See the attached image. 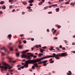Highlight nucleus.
<instances>
[{
  "instance_id": "nucleus-23",
  "label": "nucleus",
  "mask_w": 75,
  "mask_h": 75,
  "mask_svg": "<svg viewBox=\"0 0 75 75\" xmlns=\"http://www.w3.org/2000/svg\"><path fill=\"white\" fill-rule=\"evenodd\" d=\"M4 3V2L3 1H1L0 2V4H3Z\"/></svg>"
},
{
  "instance_id": "nucleus-51",
  "label": "nucleus",
  "mask_w": 75,
  "mask_h": 75,
  "mask_svg": "<svg viewBox=\"0 0 75 75\" xmlns=\"http://www.w3.org/2000/svg\"><path fill=\"white\" fill-rule=\"evenodd\" d=\"M38 47H41V45H38Z\"/></svg>"
},
{
  "instance_id": "nucleus-24",
  "label": "nucleus",
  "mask_w": 75,
  "mask_h": 75,
  "mask_svg": "<svg viewBox=\"0 0 75 75\" xmlns=\"http://www.w3.org/2000/svg\"><path fill=\"white\" fill-rule=\"evenodd\" d=\"M19 47L20 49H21L23 48V46L22 45H20L19 46Z\"/></svg>"
},
{
  "instance_id": "nucleus-33",
  "label": "nucleus",
  "mask_w": 75,
  "mask_h": 75,
  "mask_svg": "<svg viewBox=\"0 0 75 75\" xmlns=\"http://www.w3.org/2000/svg\"><path fill=\"white\" fill-rule=\"evenodd\" d=\"M54 62V61H51L50 62V64H52Z\"/></svg>"
},
{
  "instance_id": "nucleus-3",
  "label": "nucleus",
  "mask_w": 75,
  "mask_h": 75,
  "mask_svg": "<svg viewBox=\"0 0 75 75\" xmlns=\"http://www.w3.org/2000/svg\"><path fill=\"white\" fill-rule=\"evenodd\" d=\"M0 68L1 71H3V69H7V67L6 66H0Z\"/></svg>"
},
{
  "instance_id": "nucleus-60",
  "label": "nucleus",
  "mask_w": 75,
  "mask_h": 75,
  "mask_svg": "<svg viewBox=\"0 0 75 75\" xmlns=\"http://www.w3.org/2000/svg\"><path fill=\"white\" fill-rule=\"evenodd\" d=\"M29 5L30 6H33V4H30Z\"/></svg>"
},
{
  "instance_id": "nucleus-63",
  "label": "nucleus",
  "mask_w": 75,
  "mask_h": 75,
  "mask_svg": "<svg viewBox=\"0 0 75 75\" xmlns=\"http://www.w3.org/2000/svg\"><path fill=\"white\" fill-rule=\"evenodd\" d=\"M43 65H44V66H46V65H47V64H45V63Z\"/></svg>"
},
{
  "instance_id": "nucleus-11",
  "label": "nucleus",
  "mask_w": 75,
  "mask_h": 75,
  "mask_svg": "<svg viewBox=\"0 0 75 75\" xmlns=\"http://www.w3.org/2000/svg\"><path fill=\"white\" fill-rule=\"evenodd\" d=\"M26 59H31V57H30V56L27 55Z\"/></svg>"
},
{
  "instance_id": "nucleus-18",
  "label": "nucleus",
  "mask_w": 75,
  "mask_h": 75,
  "mask_svg": "<svg viewBox=\"0 0 75 75\" xmlns=\"http://www.w3.org/2000/svg\"><path fill=\"white\" fill-rule=\"evenodd\" d=\"M43 55V54L40 53L38 55V57H41L42 55Z\"/></svg>"
},
{
  "instance_id": "nucleus-52",
  "label": "nucleus",
  "mask_w": 75,
  "mask_h": 75,
  "mask_svg": "<svg viewBox=\"0 0 75 75\" xmlns=\"http://www.w3.org/2000/svg\"><path fill=\"white\" fill-rule=\"evenodd\" d=\"M27 8L28 9V8H31V7L30 6H28L27 7Z\"/></svg>"
},
{
  "instance_id": "nucleus-61",
  "label": "nucleus",
  "mask_w": 75,
  "mask_h": 75,
  "mask_svg": "<svg viewBox=\"0 0 75 75\" xmlns=\"http://www.w3.org/2000/svg\"><path fill=\"white\" fill-rule=\"evenodd\" d=\"M15 11V9H13L12 11V12H14V11Z\"/></svg>"
},
{
  "instance_id": "nucleus-53",
  "label": "nucleus",
  "mask_w": 75,
  "mask_h": 75,
  "mask_svg": "<svg viewBox=\"0 0 75 75\" xmlns=\"http://www.w3.org/2000/svg\"><path fill=\"white\" fill-rule=\"evenodd\" d=\"M52 61V59L51 58L49 60V61Z\"/></svg>"
},
{
  "instance_id": "nucleus-25",
  "label": "nucleus",
  "mask_w": 75,
  "mask_h": 75,
  "mask_svg": "<svg viewBox=\"0 0 75 75\" xmlns=\"http://www.w3.org/2000/svg\"><path fill=\"white\" fill-rule=\"evenodd\" d=\"M1 54L2 56H4V55H5V54L4 53H3V52H1Z\"/></svg>"
},
{
  "instance_id": "nucleus-28",
  "label": "nucleus",
  "mask_w": 75,
  "mask_h": 75,
  "mask_svg": "<svg viewBox=\"0 0 75 75\" xmlns=\"http://www.w3.org/2000/svg\"><path fill=\"white\" fill-rule=\"evenodd\" d=\"M22 3H23V4H24V5H25V4H26V2H22Z\"/></svg>"
},
{
  "instance_id": "nucleus-40",
  "label": "nucleus",
  "mask_w": 75,
  "mask_h": 75,
  "mask_svg": "<svg viewBox=\"0 0 75 75\" xmlns=\"http://www.w3.org/2000/svg\"><path fill=\"white\" fill-rule=\"evenodd\" d=\"M27 54H28V55H31V53H27Z\"/></svg>"
},
{
  "instance_id": "nucleus-45",
  "label": "nucleus",
  "mask_w": 75,
  "mask_h": 75,
  "mask_svg": "<svg viewBox=\"0 0 75 75\" xmlns=\"http://www.w3.org/2000/svg\"><path fill=\"white\" fill-rule=\"evenodd\" d=\"M64 1V0H59V2H61V1Z\"/></svg>"
},
{
  "instance_id": "nucleus-31",
  "label": "nucleus",
  "mask_w": 75,
  "mask_h": 75,
  "mask_svg": "<svg viewBox=\"0 0 75 75\" xmlns=\"http://www.w3.org/2000/svg\"><path fill=\"white\" fill-rule=\"evenodd\" d=\"M30 56L31 57H34V54H32V53H31V54H30Z\"/></svg>"
},
{
  "instance_id": "nucleus-62",
  "label": "nucleus",
  "mask_w": 75,
  "mask_h": 75,
  "mask_svg": "<svg viewBox=\"0 0 75 75\" xmlns=\"http://www.w3.org/2000/svg\"><path fill=\"white\" fill-rule=\"evenodd\" d=\"M35 47H36V48H38V45H35Z\"/></svg>"
},
{
  "instance_id": "nucleus-2",
  "label": "nucleus",
  "mask_w": 75,
  "mask_h": 75,
  "mask_svg": "<svg viewBox=\"0 0 75 75\" xmlns=\"http://www.w3.org/2000/svg\"><path fill=\"white\" fill-rule=\"evenodd\" d=\"M41 60H43L42 59V57L40 58V59H29L28 60L26 61V63H27L28 64H32L34 63H36L37 62H40V61Z\"/></svg>"
},
{
  "instance_id": "nucleus-8",
  "label": "nucleus",
  "mask_w": 75,
  "mask_h": 75,
  "mask_svg": "<svg viewBox=\"0 0 75 75\" xmlns=\"http://www.w3.org/2000/svg\"><path fill=\"white\" fill-rule=\"evenodd\" d=\"M53 49H54V47H50V51H54V50Z\"/></svg>"
},
{
  "instance_id": "nucleus-14",
  "label": "nucleus",
  "mask_w": 75,
  "mask_h": 75,
  "mask_svg": "<svg viewBox=\"0 0 75 75\" xmlns=\"http://www.w3.org/2000/svg\"><path fill=\"white\" fill-rule=\"evenodd\" d=\"M52 7H56L57 6H58V5H57V4H55L52 5Z\"/></svg>"
},
{
  "instance_id": "nucleus-58",
  "label": "nucleus",
  "mask_w": 75,
  "mask_h": 75,
  "mask_svg": "<svg viewBox=\"0 0 75 75\" xmlns=\"http://www.w3.org/2000/svg\"><path fill=\"white\" fill-rule=\"evenodd\" d=\"M65 42V43L67 45H68V44H67V42L66 41V40H64Z\"/></svg>"
},
{
  "instance_id": "nucleus-6",
  "label": "nucleus",
  "mask_w": 75,
  "mask_h": 75,
  "mask_svg": "<svg viewBox=\"0 0 75 75\" xmlns=\"http://www.w3.org/2000/svg\"><path fill=\"white\" fill-rule=\"evenodd\" d=\"M3 64L4 65V66H2V67H7V69L8 68V67L7 66V64L5 62L3 63Z\"/></svg>"
},
{
  "instance_id": "nucleus-46",
  "label": "nucleus",
  "mask_w": 75,
  "mask_h": 75,
  "mask_svg": "<svg viewBox=\"0 0 75 75\" xmlns=\"http://www.w3.org/2000/svg\"><path fill=\"white\" fill-rule=\"evenodd\" d=\"M61 26L58 25V28H61Z\"/></svg>"
},
{
  "instance_id": "nucleus-27",
  "label": "nucleus",
  "mask_w": 75,
  "mask_h": 75,
  "mask_svg": "<svg viewBox=\"0 0 75 75\" xmlns=\"http://www.w3.org/2000/svg\"><path fill=\"white\" fill-rule=\"evenodd\" d=\"M48 6H46L44 8V10H46V9H47L48 8Z\"/></svg>"
},
{
  "instance_id": "nucleus-35",
  "label": "nucleus",
  "mask_w": 75,
  "mask_h": 75,
  "mask_svg": "<svg viewBox=\"0 0 75 75\" xmlns=\"http://www.w3.org/2000/svg\"><path fill=\"white\" fill-rule=\"evenodd\" d=\"M9 8H13V6L10 5L9 6Z\"/></svg>"
},
{
  "instance_id": "nucleus-21",
  "label": "nucleus",
  "mask_w": 75,
  "mask_h": 75,
  "mask_svg": "<svg viewBox=\"0 0 75 75\" xmlns=\"http://www.w3.org/2000/svg\"><path fill=\"white\" fill-rule=\"evenodd\" d=\"M7 58H8V59H10V60H12V58H11L8 56L7 57Z\"/></svg>"
},
{
  "instance_id": "nucleus-34",
  "label": "nucleus",
  "mask_w": 75,
  "mask_h": 75,
  "mask_svg": "<svg viewBox=\"0 0 75 75\" xmlns=\"http://www.w3.org/2000/svg\"><path fill=\"white\" fill-rule=\"evenodd\" d=\"M21 52H22V53H23V54L26 53L25 51H23Z\"/></svg>"
},
{
  "instance_id": "nucleus-42",
  "label": "nucleus",
  "mask_w": 75,
  "mask_h": 75,
  "mask_svg": "<svg viewBox=\"0 0 75 75\" xmlns=\"http://www.w3.org/2000/svg\"><path fill=\"white\" fill-rule=\"evenodd\" d=\"M10 50L11 51H13V48L12 47H10Z\"/></svg>"
},
{
  "instance_id": "nucleus-9",
  "label": "nucleus",
  "mask_w": 75,
  "mask_h": 75,
  "mask_svg": "<svg viewBox=\"0 0 75 75\" xmlns=\"http://www.w3.org/2000/svg\"><path fill=\"white\" fill-rule=\"evenodd\" d=\"M68 72L69 73H67V75H71V74H72V72H71V71H68Z\"/></svg>"
},
{
  "instance_id": "nucleus-22",
  "label": "nucleus",
  "mask_w": 75,
  "mask_h": 75,
  "mask_svg": "<svg viewBox=\"0 0 75 75\" xmlns=\"http://www.w3.org/2000/svg\"><path fill=\"white\" fill-rule=\"evenodd\" d=\"M55 58L56 59H60V58L59 57H56Z\"/></svg>"
},
{
  "instance_id": "nucleus-12",
  "label": "nucleus",
  "mask_w": 75,
  "mask_h": 75,
  "mask_svg": "<svg viewBox=\"0 0 75 75\" xmlns=\"http://www.w3.org/2000/svg\"><path fill=\"white\" fill-rule=\"evenodd\" d=\"M29 3H32L33 2H34V0H30L28 1Z\"/></svg>"
},
{
  "instance_id": "nucleus-16",
  "label": "nucleus",
  "mask_w": 75,
  "mask_h": 75,
  "mask_svg": "<svg viewBox=\"0 0 75 75\" xmlns=\"http://www.w3.org/2000/svg\"><path fill=\"white\" fill-rule=\"evenodd\" d=\"M1 8H2L3 9H5V8H6V6H2L1 7Z\"/></svg>"
},
{
  "instance_id": "nucleus-17",
  "label": "nucleus",
  "mask_w": 75,
  "mask_h": 75,
  "mask_svg": "<svg viewBox=\"0 0 75 75\" xmlns=\"http://www.w3.org/2000/svg\"><path fill=\"white\" fill-rule=\"evenodd\" d=\"M35 67V66L33 65L32 66L31 69H34Z\"/></svg>"
},
{
  "instance_id": "nucleus-36",
  "label": "nucleus",
  "mask_w": 75,
  "mask_h": 75,
  "mask_svg": "<svg viewBox=\"0 0 75 75\" xmlns=\"http://www.w3.org/2000/svg\"><path fill=\"white\" fill-rule=\"evenodd\" d=\"M52 13L51 11L49 12L48 13V14H52Z\"/></svg>"
},
{
  "instance_id": "nucleus-54",
  "label": "nucleus",
  "mask_w": 75,
  "mask_h": 75,
  "mask_svg": "<svg viewBox=\"0 0 75 75\" xmlns=\"http://www.w3.org/2000/svg\"><path fill=\"white\" fill-rule=\"evenodd\" d=\"M31 10H32V9H30L28 10V11H31Z\"/></svg>"
},
{
  "instance_id": "nucleus-44",
  "label": "nucleus",
  "mask_w": 75,
  "mask_h": 75,
  "mask_svg": "<svg viewBox=\"0 0 75 75\" xmlns=\"http://www.w3.org/2000/svg\"><path fill=\"white\" fill-rule=\"evenodd\" d=\"M46 47L45 46V47H42V48L43 49H45V48H46Z\"/></svg>"
},
{
  "instance_id": "nucleus-29",
  "label": "nucleus",
  "mask_w": 75,
  "mask_h": 75,
  "mask_svg": "<svg viewBox=\"0 0 75 75\" xmlns=\"http://www.w3.org/2000/svg\"><path fill=\"white\" fill-rule=\"evenodd\" d=\"M75 4V3L74 2H72L70 4V5H74Z\"/></svg>"
},
{
  "instance_id": "nucleus-1",
  "label": "nucleus",
  "mask_w": 75,
  "mask_h": 75,
  "mask_svg": "<svg viewBox=\"0 0 75 75\" xmlns=\"http://www.w3.org/2000/svg\"><path fill=\"white\" fill-rule=\"evenodd\" d=\"M52 56L49 55L45 56L44 57H42L43 59H44L46 58H54L56 57H66L67 55V53H60L56 54L55 53H53Z\"/></svg>"
},
{
  "instance_id": "nucleus-26",
  "label": "nucleus",
  "mask_w": 75,
  "mask_h": 75,
  "mask_svg": "<svg viewBox=\"0 0 75 75\" xmlns=\"http://www.w3.org/2000/svg\"><path fill=\"white\" fill-rule=\"evenodd\" d=\"M33 65H34L35 67L36 66L38 65V64L37 63H35V64H33Z\"/></svg>"
},
{
  "instance_id": "nucleus-41",
  "label": "nucleus",
  "mask_w": 75,
  "mask_h": 75,
  "mask_svg": "<svg viewBox=\"0 0 75 75\" xmlns=\"http://www.w3.org/2000/svg\"><path fill=\"white\" fill-rule=\"evenodd\" d=\"M28 51H29V50H26L25 51V52H28Z\"/></svg>"
},
{
  "instance_id": "nucleus-50",
  "label": "nucleus",
  "mask_w": 75,
  "mask_h": 75,
  "mask_svg": "<svg viewBox=\"0 0 75 75\" xmlns=\"http://www.w3.org/2000/svg\"><path fill=\"white\" fill-rule=\"evenodd\" d=\"M25 14V12H22V14H23V15H24V14Z\"/></svg>"
},
{
  "instance_id": "nucleus-4",
  "label": "nucleus",
  "mask_w": 75,
  "mask_h": 75,
  "mask_svg": "<svg viewBox=\"0 0 75 75\" xmlns=\"http://www.w3.org/2000/svg\"><path fill=\"white\" fill-rule=\"evenodd\" d=\"M25 64H24V67L25 68H28V64L25 61Z\"/></svg>"
},
{
  "instance_id": "nucleus-43",
  "label": "nucleus",
  "mask_w": 75,
  "mask_h": 75,
  "mask_svg": "<svg viewBox=\"0 0 75 75\" xmlns=\"http://www.w3.org/2000/svg\"><path fill=\"white\" fill-rule=\"evenodd\" d=\"M42 62L41 61H40V62H38V64H42Z\"/></svg>"
},
{
  "instance_id": "nucleus-64",
  "label": "nucleus",
  "mask_w": 75,
  "mask_h": 75,
  "mask_svg": "<svg viewBox=\"0 0 75 75\" xmlns=\"http://www.w3.org/2000/svg\"><path fill=\"white\" fill-rule=\"evenodd\" d=\"M56 31H57V30H55L54 31V33H56Z\"/></svg>"
},
{
  "instance_id": "nucleus-59",
  "label": "nucleus",
  "mask_w": 75,
  "mask_h": 75,
  "mask_svg": "<svg viewBox=\"0 0 75 75\" xmlns=\"http://www.w3.org/2000/svg\"><path fill=\"white\" fill-rule=\"evenodd\" d=\"M59 48H62V45H60L59 46Z\"/></svg>"
},
{
  "instance_id": "nucleus-57",
  "label": "nucleus",
  "mask_w": 75,
  "mask_h": 75,
  "mask_svg": "<svg viewBox=\"0 0 75 75\" xmlns=\"http://www.w3.org/2000/svg\"><path fill=\"white\" fill-rule=\"evenodd\" d=\"M33 58H37V56L35 55L33 57Z\"/></svg>"
},
{
  "instance_id": "nucleus-48",
  "label": "nucleus",
  "mask_w": 75,
  "mask_h": 75,
  "mask_svg": "<svg viewBox=\"0 0 75 75\" xmlns=\"http://www.w3.org/2000/svg\"><path fill=\"white\" fill-rule=\"evenodd\" d=\"M42 4V2H41L39 3L38 4L39 5H41V4Z\"/></svg>"
},
{
  "instance_id": "nucleus-7",
  "label": "nucleus",
  "mask_w": 75,
  "mask_h": 75,
  "mask_svg": "<svg viewBox=\"0 0 75 75\" xmlns=\"http://www.w3.org/2000/svg\"><path fill=\"white\" fill-rule=\"evenodd\" d=\"M40 52L41 53H43V51H45V50L44 49H40Z\"/></svg>"
},
{
  "instance_id": "nucleus-47",
  "label": "nucleus",
  "mask_w": 75,
  "mask_h": 75,
  "mask_svg": "<svg viewBox=\"0 0 75 75\" xmlns=\"http://www.w3.org/2000/svg\"><path fill=\"white\" fill-rule=\"evenodd\" d=\"M62 50H65V48L64 47H62Z\"/></svg>"
},
{
  "instance_id": "nucleus-15",
  "label": "nucleus",
  "mask_w": 75,
  "mask_h": 75,
  "mask_svg": "<svg viewBox=\"0 0 75 75\" xmlns=\"http://www.w3.org/2000/svg\"><path fill=\"white\" fill-rule=\"evenodd\" d=\"M43 61V62H42V63H47V62H48V61L47 60H44V61Z\"/></svg>"
},
{
  "instance_id": "nucleus-55",
  "label": "nucleus",
  "mask_w": 75,
  "mask_h": 75,
  "mask_svg": "<svg viewBox=\"0 0 75 75\" xmlns=\"http://www.w3.org/2000/svg\"><path fill=\"white\" fill-rule=\"evenodd\" d=\"M31 41H34V39L33 38H32L31 39Z\"/></svg>"
},
{
  "instance_id": "nucleus-19",
  "label": "nucleus",
  "mask_w": 75,
  "mask_h": 75,
  "mask_svg": "<svg viewBox=\"0 0 75 75\" xmlns=\"http://www.w3.org/2000/svg\"><path fill=\"white\" fill-rule=\"evenodd\" d=\"M56 10L57 12H58V11H59V9L58 8H56Z\"/></svg>"
},
{
  "instance_id": "nucleus-20",
  "label": "nucleus",
  "mask_w": 75,
  "mask_h": 75,
  "mask_svg": "<svg viewBox=\"0 0 75 75\" xmlns=\"http://www.w3.org/2000/svg\"><path fill=\"white\" fill-rule=\"evenodd\" d=\"M19 55H20V53H17L16 54V57H19Z\"/></svg>"
},
{
  "instance_id": "nucleus-38",
  "label": "nucleus",
  "mask_w": 75,
  "mask_h": 75,
  "mask_svg": "<svg viewBox=\"0 0 75 75\" xmlns=\"http://www.w3.org/2000/svg\"><path fill=\"white\" fill-rule=\"evenodd\" d=\"M54 38L55 40H57V39H58V37H54Z\"/></svg>"
},
{
  "instance_id": "nucleus-32",
  "label": "nucleus",
  "mask_w": 75,
  "mask_h": 75,
  "mask_svg": "<svg viewBox=\"0 0 75 75\" xmlns=\"http://www.w3.org/2000/svg\"><path fill=\"white\" fill-rule=\"evenodd\" d=\"M23 43L24 44H26V43H27V41L25 40H24L23 41Z\"/></svg>"
},
{
  "instance_id": "nucleus-37",
  "label": "nucleus",
  "mask_w": 75,
  "mask_h": 75,
  "mask_svg": "<svg viewBox=\"0 0 75 75\" xmlns=\"http://www.w3.org/2000/svg\"><path fill=\"white\" fill-rule=\"evenodd\" d=\"M65 4H69V1H67L66 2Z\"/></svg>"
},
{
  "instance_id": "nucleus-56",
  "label": "nucleus",
  "mask_w": 75,
  "mask_h": 75,
  "mask_svg": "<svg viewBox=\"0 0 75 75\" xmlns=\"http://www.w3.org/2000/svg\"><path fill=\"white\" fill-rule=\"evenodd\" d=\"M23 35H23V34H21L20 35V37H23Z\"/></svg>"
},
{
  "instance_id": "nucleus-39",
  "label": "nucleus",
  "mask_w": 75,
  "mask_h": 75,
  "mask_svg": "<svg viewBox=\"0 0 75 75\" xmlns=\"http://www.w3.org/2000/svg\"><path fill=\"white\" fill-rule=\"evenodd\" d=\"M24 68V66H21V69H23V68Z\"/></svg>"
},
{
  "instance_id": "nucleus-13",
  "label": "nucleus",
  "mask_w": 75,
  "mask_h": 75,
  "mask_svg": "<svg viewBox=\"0 0 75 75\" xmlns=\"http://www.w3.org/2000/svg\"><path fill=\"white\" fill-rule=\"evenodd\" d=\"M1 50H4L5 51V52H6V51H7V50H6V49H5V47H3L2 48H1Z\"/></svg>"
},
{
  "instance_id": "nucleus-5",
  "label": "nucleus",
  "mask_w": 75,
  "mask_h": 75,
  "mask_svg": "<svg viewBox=\"0 0 75 75\" xmlns=\"http://www.w3.org/2000/svg\"><path fill=\"white\" fill-rule=\"evenodd\" d=\"M21 58H27V55L25 54H22L21 55Z\"/></svg>"
},
{
  "instance_id": "nucleus-10",
  "label": "nucleus",
  "mask_w": 75,
  "mask_h": 75,
  "mask_svg": "<svg viewBox=\"0 0 75 75\" xmlns=\"http://www.w3.org/2000/svg\"><path fill=\"white\" fill-rule=\"evenodd\" d=\"M8 37L9 40H10V39H11V34H10L9 35H8Z\"/></svg>"
},
{
  "instance_id": "nucleus-49",
  "label": "nucleus",
  "mask_w": 75,
  "mask_h": 75,
  "mask_svg": "<svg viewBox=\"0 0 75 75\" xmlns=\"http://www.w3.org/2000/svg\"><path fill=\"white\" fill-rule=\"evenodd\" d=\"M72 45H75V42H73V43H72Z\"/></svg>"
},
{
  "instance_id": "nucleus-30",
  "label": "nucleus",
  "mask_w": 75,
  "mask_h": 75,
  "mask_svg": "<svg viewBox=\"0 0 75 75\" xmlns=\"http://www.w3.org/2000/svg\"><path fill=\"white\" fill-rule=\"evenodd\" d=\"M17 67L18 68H19V67H21V65L20 64H18L17 65Z\"/></svg>"
}]
</instances>
